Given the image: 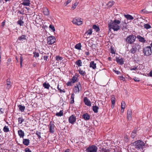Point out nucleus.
Wrapping results in <instances>:
<instances>
[{"mask_svg": "<svg viewBox=\"0 0 152 152\" xmlns=\"http://www.w3.org/2000/svg\"><path fill=\"white\" fill-rule=\"evenodd\" d=\"M121 23V21L115 19L114 21L112 20L108 23V27L109 28V30L112 29L114 31H117L120 28V27L119 25Z\"/></svg>", "mask_w": 152, "mask_h": 152, "instance_id": "f257e3e1", "label": "nucleus"}, {"mask_svg": "<svg viewBox=\"0 0 152 152\" xmlns=\"http://www.w3.org/2000/svg\"><path fill=\"white\" fill-rule=\"evenodd\" d=\"M140 46L138 43H134L132 45V48L129 51V52L132 54L135 53L137 50L140 48Z\"/></svg>", "mask_w": 152, "mask_h": 152, "instance_id": "f03ea898", "label": "nucleus"}, {"mask_svg": "<svg viewBox=\"0 0 152 152\" xmlns=\"http://www.w3.org/2000/svg\"><path fill=\"white\" fill-rule=\"evenodd\" d=\"M135 148L139 149H142L143 147L145 145V143L141 140H139L136 141L133 143Z\"/></svg>", "mask_w": 152, "mask_h": 152, "instance_id": "7ed1b4c3", "label": "nucleus"}, {"mask_svg": "<svg viewBox=\"0 0 152 152\" xmlns=\"http://www.w3.org/2000/svg\"><path fill=\"white\" fill-rule=\"evenodd\" d=\"M143 53L145 56H149L152 54V50L151 47L150 46H148L144 48Z\"/></svg>", "mask_w": 152, "mask_h": 152, "instance_id": "20e7f679", "label": "nucleus"}, {"mask_svg": "<svg viewBox=\"0 0 152 152\" xmlns=\"http://www.w3.org/2000/svg\"><path fill=\"white\" fill-rule=\"evenodd\" d=\"M97 149V147L93 145L88 147L85 151L86 152H96Z\"/></svg>", "mask_w": 152, "mask_h": 152, "instance_id": "39448f33", "label": "nucleus"}, {"mask_svg": "<svg viewBox=\"0 0 152 152\" xmlns=\"http://www.w3.org/2000/svg\"><path fill=\"white\" fill-rule=\"evenodd\" d=\"M136 37L132 35L128 36L126 39V41L130 44H132L135 40Z\"/></svg>", "mask_w": 152, "mask_h": 152, "instance_id": "423d86ee", "label": "nucleus"}, {"mask_svg": "<svg viewBox=\"0 0 152 152\" xmlns=\"http://www.w3.org/2000/svg\"><path fill=\"white\" fill-rule=\"evenodd\" d=\"M56 40V38L54 36L49 37L47 38V43L48 45H52L55 42Z\"/></svg>", "mask_w": 152, "mask_h": 152, "instance_id": "0eeeda50", "label": "nucleus"}, {"mask_svg": "<svg viewBox=\"0 0 152 152\" xmlns=\"http://www.w3.org/2000/svg\"><path fill=\"white\" fill-rule=\"evenodd\" d=\"M81 88V85L80 83L79 82L76 84V86H75L73 89V91L75 93L79 92L80 89Z\"/></svg>", "mask_w": 152, "mask_h": 152, "instance_id": "6e6552de", "label": "nucleus"}, {"mask_svg": "<svg viewBox=\"0 0 152 152\" xmlns=\"http://www.w3.org/2000/svg\"><path fill=\"white\" fill-rule=\"evenodd\" d=\"M72 22L73 24L77 25H80L83 23L82 21L79 18H74L73 19Z\"/></svg>", "mask_w": 152, "mask_h": 152, "instance_id": "1a4fd4ad", "label": "nucleus"}, {"mask_svg": "<svg viewBox=\"0 0 152 152\" xmlns=\"http://www.w3.org/2000/svg\"><path fill=\"white\" fill-rule=\"evenodd\" d=\"M76 121V118L73 115H72L69 118V122L72 124H74Z\"/></svg>", "mask_w": 152, "mask_h": 152, "instance_id": "9d476101", "label": "nucleus"}, {"mask_svg": "<svg viewBox=\"0 0 152 152\" xmlns=\"http://www.w3.org/2000/svg\"><path fill=\"white\" fill-rule=\"evenodd\" d=\"M84 102L86 105L89 106H91V102L87 97H85L84 98Z\"/></svg>", "mask_w": 152, "mask_h": 152, "instance_id": "9b49d317", "label": "nucleus"}, {"mask_svg": "<svg viewBox=\"0 0 152 152\" xmlns=\"http://www.w3.org/2000/svg\"><path fill=\"white\" fill-rule=\"evenodd\" d=\"M116 61L117 63L121 65H122L124 63V61L123 59L122 58H120L118 57H116Z\"/></svg>", "mask_w": 152, "mask_h": 152, "instance_id": "f8f14e48", "label": "nucleus"}, {"mask_svg": "<svg viewBox=\"0 0 152 152\" xmlns=\"http://www.w3.org/2000/svg\"><path fill=\"white\" fill-rule=\"evenodd\" d=\"M55 125L53 124H50L49 125V131L52 133H53L55 129Z\"/></svg>", "mask_w": 152, "mask_h": 152, "instance_id": "ddd939ff", "label": "nucleus"}, {"mask_svg": "<svg viewBox=\"0 0 152 152\" xmlns=\"http://www.w3.org/2000/svg\"><path fill=\"white\" fill-rule=\"evenodd\" d=\"M22 4L25 6H29L30 1L29 0H23Z\"/></svg>", "mask_w": 152, "mask_h": 152, "instance_id": "4468645a", "label": "nucleus"}, {"mask_svg": "<svg viewBox=\"0 0 152 152\" xmlns=\"http://www.w3.org/2000/svg\"><path fill=\"white\" fill-rule=\"evenodd\" d=\"M137 38L139 42L142 43H144L146 41V40L144 38L140 35H137Z\"/></svg>", "mask_w": 152, "mask_h": 152, "instance_id": "2eb2a0df", "label": "nucleus"}, {"mask_svg": "<svg viewBox=\"0 0 152 152\" xmlns=\"http://www.w3.org/2000/svg\"><path fill=\"white\" fill-rule=\"evenodd\" d=\"M132 114V111L130 110H128L127 111V118L128 120H130L131 119Z\"/></svg>", "mask_w": 152, "mask_h": 152, "instance_id": "dca6fc26", "label": "nucleus"}, {"mask_svg": "<svg viewBox=\"0 0 152 152\" xmlns=\"http://www.w3.org/2000/svg\"><path fill=\"white\" fill-rule=\"evenodd\" d=\"M89 67L94 69H95L96 68V64L94 61H91L90 63Z\"/></svg>", "mask_w": 152, "mask_h": 152, "instance_id": "f3484780", "label": "nucleus"}, {"mask_svg": "<svg viewBox=\"0 0 152 152\" xmlns=\"http://www.w3.org/2000/svg\"><path fill=\"white\" fill-rule=\"evenodd\" d=\"M18 133L20 138H23L24 136V133L22 130H20L18 131Z\"/></svg>", "mask_w": 152, "mask_h": 152, "instance_id": "a211bd4d", "label": "nucleus"}, {"mask_svg": "<svg viewBox=\"0 0 152 152\" xmlns=\"http://www.w3.org/2000/svg\"><path fill=\"white\" fill-rule=\"evenodd\" d=\"M30 141L28 139H23V144L27 146L29 145Z\"/></svg>", "mask_w": 152, "mask_h": 152, "instance_id": "6ab92c4d", "label": "nucleus"}, {"mask_svg": "<svg viewBox=\"0 0 152 152\" xmlns=\"http://www.w3.org/2000/svg\"><path fill=\"white\" fill-rule=\"evenodd\" d=\"M82 117L86 120H88L90 118V116L87 113L84 114L82 115Z\"/></svg>", "mask_w": 152, "mask_h": 152, "instance_id": "aec40b11", "label": "nucleus"}, {"mask_svg": "<svg viewBox=\"0 0 152 152\" xmlns=\"http://www.w3.org/2000/svg\"><path fill=\"white\" fill-rule=\"evenodd\" d=\"M137 132V130H133L131 133V137L132 138H134L135 137V136H136Z\"/></svg>", "mask_w": 152, "mask_h": 152, "instance_id": "412c9836", "label": "nucleus"}, {"mask_svg": "<svg viewBox=\"0 0 152 152\" xmlns=\"http://www.w3.org/2000/svg\"><path fill=\"white\" fill-rule=\"evenodd\" d=\"M124 16L127 20H132L134 19V18L130 15L124 14Z\"/></svg>", "mask_w": 152, "mask_h": 152, "instance_id": "4be33fe9", "label": "nucleus"}, {"mask_svg": "<svg viewBox=\"0 0 152 152\" xmlns=\"http://www.w3.org/2000/svg\"><path fill=\"white\" fill-rule=\"evenodd\" d=\"M43 87H44L45 88L47 89H48L50 87V85L49 83L47 82H45L43 84Z\"/></svg>", "mask_w": 152, "mask_h": 152, "instance_id": "5701e85b", "label": "nucleus"}, {"mask_svg": "<svg viewBox=\"0 0 152 152\" xmlns=\"http://www.w3.org/2000/svg\"><path fill=\"white\" fill-rule=\"evenodd\" d=\"M18 106L19 108V110L21 112H23L24 111L25 108L24 106L20 104H19Z\"/></svg>", "mask_w": 152, "mask_h": 152, "instance_id": "b1692460", "label": "nucleus"}, {"mask_svg": "<svg viewBox=\"0 0 152 152\" xmlns=\"http://www.w3.org/2000/svg\"><path fill=\"white\" fill-rule=\"evenodd\" d=\"M43 12L45 15H48L49 14V11L46 8H45L43 9Z\"/></svg>", "mask_w": 152, "mask_h": 152, "instance_id": "393cba45", "label": "nucleus"}, {"mask_svg": "<svg viewBox=\"0 0 152 152\" xmlns=\"http://www.w3.org/2000/svg\"><path fill=\"white\" fill-rule=\"evenodd\" d=\"M92 28L96 32H98L100 31L99 27L96 25H93L92 26Z\"/></svg>", "mask_w": 152, "mask_h": 152, "instance_id": "a878e982", "label": "nucleus"}, {"mask_svg": "<svg viewBox=\"0 0 152 152\" xmlns=\"http://www.w3.org/2000/svg\"><path fill=\"white\" fill-rule=\"evenodd\" d=\"M81 45L80 43L76 44L75 46V48L78 50H80L81 49Z\"/></svg>", "mask_w": 152, "mask_h": 152, "instance_id": "bb28decb", "label": "nucleus"}, {"mask_svg": "<svg viewBox=\"0 0 152 152\" xmlns=\"http://www.w3.org/2000/svg\"><path fill=\"white\" fill-rule=\"evenodd\" d=\"M6 84H7V89H9L10 87V86H11L10 85V79H7V81H6Z\"/></svg>", "mask_w": 152, "mask_h": 152, "instance_id": "cd10ccee", "label": "nucleus"}, {"mask_svg": "<svg viewBox=\"0 0 152 152\" xmlns=\"http://www.w3.org/2000/svg\"><path fill=\"white\" fill-rule=\"evenodd\" d=\"M99 109V107L96 106H93V110L95 113H97L98 112V110Z\"/></svg>", "mask_w": 152, "mask_h": 152, "instance_id": "c85d7f7f", "label": "nucleus"}, {"mask_svg": "<svg viewBox=\"0 0 152 152\" xmlns=\"http://www.w3.org/2000/svg\"><path fill=\"white\" fill-rule=\"evenodd\" d=\"M63 115V110H61L59 112L57 113L56 115L58 116H61Z\"/></svg>", "mask_w": 152, "mask_h": 152, "instance_id": "c756f323", "label": "nucleus"}, {"mask_svg": "<svg viewBox=\"0 0 152 152\" xmlns=\"http://www.w3.org/2000/svg\"><path fill=\"white\" fill-rule=\"evenodd\" d=\"M76 64L79 67L82 66V62L81 60H77L75 62Z\"/></svg>", "mask_w": 152, "mask_h": 152, "instance_id": "7c9ffc66", "label": "nucleus"}, {"mask_svg": "<svg viewBox=\"0 0 152 152\" xmlns=\"http://www.w3.org/2000/svg\"><path fill=\"white\" fill-rule=\"evenodd\" d=\"M114 2L113 1H110L107 4V5L109 7H111L114 4Z\"/></svg>", "mask_w": 152, "mask_h": 152, "instance_id": "2f4dec72", "label": "nucleus"}, {"mask_svg": "<svg viewBox=\"0 0 152 152\" xmlns=\"http://www.w3.org/2000/svg\"><path fill=\"white\" fill-rule=\"evenodd\" d=\"M26 39V36L24 35H22L18 38V39L21 41L23 39Z\"/></svg>", "mask_w": 152, "mask_h": 152, "instance_id": "473e14b6", "label": "nucleus"}, {"mask_svg": "<svg viewBox=\"0 0 152 152\" xmlns=\"http://www.w3.org/2000/svg\"><path fill=\"white\" fill-rule=\"evenodd\" d=\"M140 13L143 14H148L151 13V12L146 10L145 9H144L141 10L140 11Z\"/></svg>", "mask_w": 152, "mask_h": 152, "instance_id": "72a5a7b5", "label": "nucleus"}, {"mask_svg": "<svg viewBox=\"0 0 152 152\" xmlns=\"http://www.w3.org/2000/svg\"><path fill=\"white\" fill-rule=\"evenodd\" d=\"M123 25V26H120V28H121L122 30H125L127 29V27L126 26V23H124Z\"/></svg>", "mask_w": 152, "mask_h": 152, "instance_id": "f704fd0d", "label": "nucleus"}, {"mask_svg": "<svg viewBox=\"0 0 152 152\" xmlns=\"http://www.w3.org/2000/svg\"><path fill=\"white\" fill-rule=\"evenodd\" d=\"M78 79L77 77H76L75 76H73L71 81L73 83L76 82L77 81V79Z\"/></svg>", "mask_w": 152, "mask_h": 152, "instance_id": "c9c22d12", "label": "nucleus"}, {"mask_svg": "<svg viewBox=\"0 0 152 152\" xmlns=\"http://www.w3.org/2000/svg\"><path fill=\"white\" fill-rule=\"evenodd\" d=\"M4 131V132L5 133L7 132H9V129L8 127L7 126H5L4 127L3 129Z\"/></svg>", "mask_w": 152, "mask_h": 152, "instance_id": "e433bc0d", "label": "nucleus"}, {"mask_svg": "<svg viewBox=\"0 0 152 152\" xmlns=\"http://www.w3.org/2000/svg\"><path fill=\"white\" fill-rule=\"evenodd\" d=\"M74 94H72L71 95V100L70 101V103L72 104L74 102Z\"/></svg>", "mask_w": 152, "mask_h": 152, "instance_id": "4c0bfd02", "label": "nucleus"}, {"mask_svg": "<svg viewBox=\"0 0 152 152\" xmlns=\"http://www.w3.org/2000/svg\"><path fill=\"white\" fill-rule=\"evenodd\" d=\"M35 134L37 135L39 139H40L41 137V132L38 131H37Z\"/></svg>", "mask_w": 152, "mask_h": 152, "instance_id": "58836bf2", "label": "nucleus"}, {"mask_svg": "<svg viewBox=\"0 0 152 152\" xmlns=\"http://www.w3.org/2000/svg\"><path fill=\"white\" fill-rule=\"evenodd\" d=\"M41 20V19L39 18V16H38L36 17V18L35 20V21L36 22V23H39L40 22Z\"/></svg>", "mask_w": 152, "mask_h": 152, "instance_id": "ea45409f", "label": "nucleus"}, {"mask_svg": "<svg viewBox=\"0 0 152 152\" xmlns=\"http://www.w3.org/2000/svg\"><path fill=\"white\" fill-rule=\"evenodd\" d=\"M92 29L90 28L88 30L86 33L85 34H87V35H91L92 34Z\"/></svg>", "mask_w": 152, "mask_h": 152, "instance_id": "a19ab883", "label": "nucleus"}, {"mask_svg": "<svg viewBox=\"0 0 152 152\" xmlns=\"http://www.w3.org/2000/svg\"><path fill=\"white\" fill-rule=\"evenodd\" d=\"M42 55L44 56H43L44 59L45 60L47 61V59H48V56L46 55V54L45 53H42Z\"/></svg>", "mask_w": 152, "mask_h": 152, "instance_id": "79ce46f5", "label": "nucleus"}, {"mask_svg": "<svg viewBox=\"0 0 152 152\" xmlns=\"http://www.w3.org/2000/svg\"><path fill=\"white\" fill-rule=\"evenodd\" d=\"M126 104L124 102L122 101L121 102V109L123 110H124L125 108V106Z\"/></svg>", "mask_w": 152, "mask_h": 152, "instance_id": "37998d69", "label": "nucleus"}, {"mask_svg": "<svg viewBox=\"0 0 152 152\" xmlns=\"http://www.w3.org/2000/svg\"><path fill=\"white\" fill-rule=\"evenodd\" d=\"M111 100L112 102V104H114L115 102V98L113 96H112L111 98Z\"/></svg>", "mask_w": 152, "mask_h": 152, "instance_id": "c03bdc74", "label": "nucleus"}, {"mask_svg": "<svg viewBox=\"0 0 152 152\" xmlns=\"http://www.w3.org/2000/svg\"><path fill=\"white\" fill-rule=\"evenodd\" d=\"M79 72L80 74L83 76H84L86 74V73L85 71H84L80 69L79 70Z\"/></svg>", "mask_w": 152, "mask_h": 152, "instance_id": "a18cd8bd", "label": "nucleus"}, {"mask_svg": "<svg viewBox=\"0 0 152 152\" xmlns=\"http://www.w3.org/2000/svg\"><path fill=\"white\" fill-rule=\"evenodd\" d=\"M19 123L21 124L24 121V119H23L22 117H20L18 118Z\"/></svg>", "mask_w": 152, "mask_h": 152, "instance_id": "49530a36", "label": "nucleus"}, {"mask_svg": "<svg viewBox=\"0 0 152 152\" xmlns=\"http://www.w3.org/2000/svg\"><path fill=\"white\" fill-rule=\"evenodd\" d=\"M144 28L146 29H148L150 28L151 27L149 24H145L144 25Z\"/></svg>", "mask_w": 152, "mask_h": 152, "instance_id": "de8ad7c7", "label": "nucleus"}, {"mask_svg": "<svg viewBox=\"0 0 152 152\" xmlns=\"http://www.w3.org/2000/svg\"><path fill=\"white\" fill-rule=\"evenodd\" d=\"M34 56L35 57H38L39 56V53H38L34 52H33Z\"/></svg>", "mask_w": 152, "mask_h": 152, "instance_id": "09e8293b", "label": "nucleus"}, {"mask_svg": "<svg viewBox=\"0 0 152 152\" xmlns=\"http://www.w3.org/2000/svg\"><path fill=\"white\" fill-rule=\"evenodd\" d=\"M17 23L18 24H19L20 26H23L24 23L23 21H22L21 20H19Z\"/></svg>", "mask_w": 152, "mask_h": 152, "instance_id": "8fccbe9b", "label": "nucleus"}, {"mask_svg": "<svg viewBox=\"0 0 152 152\" xmlns=\"http://www.w3.org/2000/svg\"><path fill=\"white\" fill-rule=\"evenodd\" d=\"M63 59V58L62 57L57 56L56 57V60L57 61H59V60H61Z\"/></svg>", "mask_w": 152, "mask_h": 152, "instance_id": "3c124183", "label": "nucleus"}, {"mask_svg": "<svg viewBox=\"0 0 152 152\" xmlns=\"http://www.w3.org/2000/svg\"><path fill=\"white\" fill-rule=\"evenodd\" d=\"M49 28L51 29L53 32H54L55 31L54 26L51 25H50L49 26Z\"/></svg>", "mask_w": 152, "mask_h": 152, "instance_id": "603ef678", "label": "nucleus"}, {"mask_svg": "<svg viewBox=\"0 0 152 152\" xmlns=\"http://www.w3.org/2000/svg\"><path fill=\"white\" fill-rule=\"evenodd\" d=\"M78 3L77 2H75L74 4V5L72 6V8L73 9H75L76 8V7L78 5Z\"/></svg>", "mask_w": 152, "mask_h": 152, "instance_id": "864d4df0", "label": "nucleus"}, {"mask_svg": "<svg viewBox=\"0 0 152 152\" xmlns=\"http://www.w3.org/2000/svg\"><path fill=\"white\" fill-rule=\"evenodd\" d=\"M134 80L136 82H139L140 81V79L139 78L135 77L133 78Z\"/></svg>", "mask_w": 152, "mask_h": 152, "instance_id": "5fc2aeb1", "label": "nucleus"}, {"mask_svg": "<svg viewBox=\"0 0 152 152\" xmlns=\"http://www.w3.org/2000/svg\"><path fill=\"white\" fill-rule=\"evenodd\" d=\"M23 61V57L22 56H21L20 57V65L21 67L22 66V63Z\"/></svg>", "mask_w": 152, "mask_h": 152, "instance_id": "6e6d98bb", "label": "nucleus"}, {"mask_svg": "<svg viewBox=\"0 0 152 152\" xmlns=\"http://www.w3.org/2000/svg\"><path fill=\"white\" fill-rule=\"evenodd\" d=\"M4 109L2 108H0V115L4 113Z\"/></svg>", "mask_w": 152, "mask_h": 152, "instance_id": "4d7b16f0", "label": "nucleus"}, {"mask_svg": "<svg viewBox=\"0 0 152 152\" xmlns=\"http://www.w3.org/2000/svg\"><path fill=\"white\" fill-rule=\"evenodd\" d=\"M73 83L71 81L70 82H68L67 83V85L68 86H71L72 83Z\"/></svg>", "mask_w": 152, "mask_h": 152, "instance_id": "13d9d810", "label": "nucleus"}, {"mask_svg": "<svg viewBox=\"0 0 152 152\" xmlns=\"http://www.w3.org/2000/svg\"><path fill=\"white\" fill-rule=\"evenodd\" d=\"M110 52L113 54H115V51L113 48H111L110 50Z\"/></svg>", "mask_w": 152, "mask_h": 152, "instance_id": "bf43d9fd", "label": "nucleus"}, {"mask_svg": "<svg viewBox=\"0 0 152 152\" xmlns=\"http://www.w3.org/2000/svg\"><path fill=\"white\" fill-rule=\"evenodd\" d=\"M137 67L135 66H134V67L131 68H130V70L131 71L135 70L137 69Z\"/></svg>", "mask_w": 152, "mask_h": 152, "instance_id": "052dcab7", "label": "nucleus"}, {"mask_svg": "<svg viewBox=\"0 0 152 152\" xmlns=\"http://www.w3.org/2000/svg\"><path fill=\"white\" fill-rule=\"evenodd\" d=\"M102 151L103 152H110V151L109 149L104 148L102 149Z\"/></svg>", "mask_w": 152, "mask_h": 152, "instance_id": "680f3d73", "label": "nucleus"}, {"mask_svg": "<svg viewBox=\"0 0 152 152\" xmlns=\"http://www.w3.org/2000/svg\"><path fill=\"white\" fill-rule=\"evenodd\" d=\"M25 152H31V151L28 148H27L25 149Z\"/></svg>", "mask_w": 152, "mask_h": 152, "instance_id": "e2e57ef3", "label": "nucleus"}, {"mask_svg": "<svg viewBox=\"0 0 152 152\" xmlns=\"http://www.w3.org/2000/svg\"><path fill=\"white\" fill-rule=\"evenodd\" d=\"M114 71L117 75L121 73L120 72L118 71L114 70Z\"/></svg>", "mask_w": 152, "mask_h": 152, "instance_id": "0e129e2a", "label": "nucleus"}, {"mask_svg": "<svg viewBox=\"0 0 152 152\" xmlns=\"http://www.w3.org/2000/svg\"><path fill=\"white\" fill-rule=\"evenodd\" d=\"M71 1V0H68L66 1V6L69 3H70V2Z\"/></svg>", "mask_w": 152, "mask_h": 152, "instance_id": "69168bd1", "label": "nucleus"}, {"mask_svg": "<svg viewBox=\"0 0 152 152\" xmlns=\"http://www.w3.org/2000/svg\"><path fill=\"white\" fill-rule=\"evenodd\" d=\"M89 52H85V54L87 56H88L89 54Z\"/></svg>", "mask_w": 152, "mask_h": 152, "instance_id": "338daca9", "label": "nucleus"}, {"mask_svg": "<svg viewBox=\"0 0 152 152\" xmlns=\"http://www.w3.org/2000/svg\"><path fill=\"white\" fill-rule=\"evenodd\" d=\"M149 75L151 77H152V71H151L150 72V73H149Z\"/></svg>", "mask_w": 152, "mask_h": 152, "instance_id": "774afa93", "label": "nucleus"}]
</instances>
